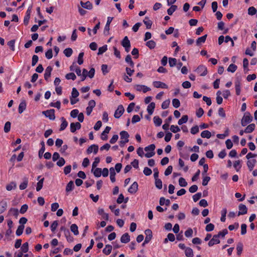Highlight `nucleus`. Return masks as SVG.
<instances>
[{"label":"nucleus","mask_w":257,"mask_h":257,"mask_svg":"<svg viewBox=\"0 0 257 257\" xmlns=\"http://www.w3.org/2000/svg\"><path fill=\"white\" fill-rule=\"evenodd\" d=\"M120 141H119V145L120 147H124V145L128 142L129 135L128 133L125 131L120 132Z\"/></svg>","instance_id":"1"},{"label":"nucleus","mask_w":257,"mask_h":257,"mask_svg":"<svg viewBox=\"0 0 257 257\" xmlns=\"http://www.w3.org/2000/svg\"><path fill=\"white\" fill-rule=\"evenodd\" d=\"M155 149V145L154 144H151L146 147L145 148V151L146 152H148L145 154V156L147 158H150L154 156L155 152L154 150Z\"/></svg>","instance_id":"2"},{"label":"nucleus","mask_w":257,"mask_h":257,"mask_svg":"<svg viewBox=\"0 0 257 257\" xmlns=\"http://www.w3.org/2000/svg\"><path fill=\"white\" fill-rule=\"evenodd\" d=\"M252 120V117L248 112H246L241 119V123L243 126L246 125Z\"/></svg>","instance_id":"3"},{"label":"nucleus","mask_w":257,"mask_h":257,"mask_svg":"<svg viewBox=\"0 0 257 257\" xmlns=\"http://www.w3.org/2000/svg\"><path fill=\"white\" fill-rule=\"evenodd\" d=\"M42 113L44 114L46 117L49 118L50 120H53L55 119V110L53 109L44 111L42 112Z\"/></svg>","instance_id":"4"},{"label":"nucleus","mask_w":257,"mask_h":257,"mask_svg":"<svg viewBox=\"0 0 257 257\" xmlns=\"http://www.w3.org/2000/svg\"><path fill=\"white\" fill-rule=\"evenodd\" d=\"M121 45L125 48V50L128 52L130 50L131 43L127 36L124 37L121 42Z\"/></svg>","instance_id":"5"},{"label":"nucleus","mask_w":257,"mask_h":257,"mask_svg":"<svg viewBox=\"0 0 257 257\" xmlns=\"http://www.w3.org/2000/svg\"><path fill=\"white\" fill-rule=\"evenodd\" d=\"M113 20V17H108L107 19L106 24L104 28L103 33L105 36H107L109 34V26Z\"/></svg>","instance_id":"6"},{"label":"nucleus","mask_w":257,"mask_h":257,"mask_svg":"<svg viewBox=\"0 0 257 257\" xmlns=\"http://www.w3.org/2000/svg\"><path fill=\"white\" fill-rule=\"evenodd\" d=\"M124 109L122 105H118L117 109L115 111L114 116L116 118H119L123 113Z\"/></svg>","instance_id":"7"},{"label":"nucleus","mask_w":257,"mask_h":257,"mask_svg":"<svg viewBox=\"0 0 257 257\" xmlns=\"http://www.w3.org/2000/svg\"><path fill=\"white\" fill-rule=\"evenodd\" d=\"M135 88L137 91H143L144 93H146L151 90L149 87L144 85L137 84L135 86Z\"/></svg>","instance_id":"8"},{"label":"nucleus","mask_w":257,"mask_h":257,"mask_svg":"<svg viewBox=\"0 0 257 257\" xmlns=\"http://www.w3.org/2000/svg\"><path fill=\"white\" fill-rule=\"evenodd\" d=\"M153 85L155 87L157 88L167 89L168 88V85L166 83L159 81H154Z\"/></svg>","instance_id":"9"},{"label":"nucleus","mask_w":257,"mask_h":257,"mask_svg":"<svg viewBox=\"0 0 257 257\" xmlns=\"http://www.w3.org/2000/svg\"><path fill=\"white\" fill-rule=\"evenodd\" d=\"M196 72L200 76H205L207 72V68L203 65L199 66L196 69Z\"/></svg>","instance_id":"10"},{"label":"nucleus","mask_w":257,"mask_h":257,"mask_svg":"<svg viewBox=\"0 0 257 257\" xmlns=\"http://www.w3.org/2000/svg\"><path fill=\"white\" fill-rule=\"evenodd\" d=\"M145 233L146 236L143 244L149 243L152 238V232L151 230L149 229L146 230L145 231Z\"/></svg>","instance_id":"11"},{"label":"nucleus","mask_w":257,"mask_h":257,"mask_svg":"<svg viewBox=\"0 0 257 257\" xmlns=\"http://www.w3.org/2000/svg\"><path fill=\"white\" fill-rule=\"evenodd\" d=\"M81 127V125L79 122H72L70 123V132L72 133H74L77 130L80 129Z\"/></svg>","instance_id":"12"},{"label":"nucleus","mask_w":257,"mask_h":257,"mask_svg":"<svg viewBox=\"0 0 257 257\" xmlns=\"http://www.w3.org/2000/svg\"><path fill=\"white\" fill-rule=\"evenodd\" d=\"M239 211L238 212V216L244 215L247 213V209L246 206L244 204H240L238 206Z\"/></svg>","instance_id":"13"},{"label":"nucleus","mask_w":257,"mask_h":257,"mask_svg":"<svg viewBox=\"0 0 257 257\" xmlns=\"http://www.w3.org/2000/svg\"><path fill=\"white\" fill-rule=\"evenodd\" d=\"M220 243V240L217 236L214 235L212 238L209 240L208 244L209 246H212L214 244H217Z\"/></svg>","instance_id":"14"},{"label":"nucleus","mask_w":257,"mask_h":257,"mask_svg":"<svg viewBox=\"0 0 257 257\" xmlns=\"http://www.w3.org/2000/svg\"><path fill=\"white\" fill-rule=\"evenodd\" d=\"M98 146L96 145H92L89 146L87 149V152L88 154H90L93 152L94 154H96L98 152Z\"/></svg>","instance_id":"15"},{"label":"nucleus","mask_w":257,"mask_h":257,"mask_svg":"<svg viewBox=\"0 0 257 257\" xmlns=\"http://www.w3.org/2000/svg\"><path fill=\"white\" fill-rule=\"evenodd\" d=\"M138 189V184L137 182H134L128 189V191L131 194L135 193Z\"/></svg>","instance_id":"16"},{"label":"nucleus","mask_w":257,"mask_h":257,"mask_svg":"<svg viewBox=\"0 0 257 257\" xmlns=\"http://www.w3.org/2000/svg\"><path fill=\"white\" fill-rule=\"evenodd\" d=\"M52 71V67L51 66H48L45 71L44 78L46 81H48L51 76V72Z\"/></svg>","instance_id":"17"},{"label":"nucleus","mask_w":257,"mask_h":257,"mask_svg":"<svg viewBox=\"0 0 257 257\" xmlns=\"http://www.w3.org/2000/svg\"><path fill=\"white\" fill-rule=\"evenodd\" d=\"M80 5L81 7L84 9L89 10H91L92 9V5L89 1H87L85 3H84L81 1L80 2Z\"/></svg>","instance_id":"18"},{"label":"nucleus","mask_w":257,"mask_h":257,"mask_svg":"<svg viewBox=\"0 0 257 257\" xmlns=\"http://www.w3.org/2000/svg\"><path fill=\"white\" fill-rule=\"evenodd\" d=\"M130 241V236L128 233L123 234L120 238V241L122 243H126Z\"/></svg>","instance_id":"19"},{"label":"nucleus","mask_w":257,"mask_h":257,"mask_svg":"<svg viewBox=\"0 0 257 257\" xmlns=\"http://www.w3.org/2000/svg\"><path fill=\"white\" fill-rule=\"evenodd\" d=\"M256 163V160L255 159L249 160L247 162V166L250 171H252Z\"/></svg>","instance_id":"20"},{"label":"nucleus","mask_w":257,"mask_h":257,"mask_svg":"<svg viewBox=\"0 0 257 257\" xmlns=\"http://www.w3.org/2000/svg\"><path fill=\"white\" fill-rule=\"evenodd\" d=\"M111 129V127L109 126H106L105 128V130L103 131V132L101 134V139L102 140H106L107 139V137L106 136V135L109 133L110 130Z\"/></svg>","instance_id":"21"},{"label":"nucleus","mask_w":257,"mask_h":257,"mask_svg":"<svg viewBox=\"0 0 257 257\" xmlns=\"http://www.w3.org/2000/svg\"><path fill=\"white\" fill-rule=\"evenodd\" d=\"M60 120H61L62 123L60 125V131H62L67 127L68 123L64 117H61Z\"/></svg>","instance_id":"22"},{"label":"nucleus","mask_w":257,"mask_h":257,"mask_svg":"<svg viewBox=\"0 0 257 257\" xmlns=\"http://www.w3.org/2000/svg\"><path fill=\"white\" fill-rule=\"evenodd\" d=\"M26 108V103L25 101H22L19 104L18 111L19 113H22Z\"/></svg>","instance_id":"23"},{"label":"nucleus","mask_w":257,"mask_h":257,"mask_svg":"<svg viewBox=\"0 0 257 257\" xmlns=\"http://www.w3.org/2000/svg\"><path fill=\"white\" fill-rule=\"evenodd\" d=\"M112 246L109 244H107L105 245V247L103 249V252L104 254L106 255H109L112 250Z\"/></svg>","instance_id":"24"},{"label":"nucleus","mask_w":257,"mask_h":257,"mask_svg":"<svg viewBox=\"0 0 257 257\" xmlns=\"http://www.w3.org/2000/svg\"><path fill=\"white\" fill-rule=\"evenodd\" d=\"M155 107V103L154 102L150 103L147 107V111L150 115H152L154 112Z\"/></svg>","instance_id":"25"},{"label":"nucleus","mask_w":257,"mask_h":257,"mask_svg":"<svg viewBox=\"0 0 257 257\" xmlns=\"http://www.w3.org/2000/svg\"><path fill=\"white\" fill-rule=\"evenodd\" d=\"M28 179L27 178H25L23 182L21 183L19 186L20 189L22 190L25 189L28 186Z\"/></svg>","instance_id":"26"},{"label":"nucleus","mask_w":257,"mask_h":257,"mask_svg":"<svg viewBox=\"0 0 257 257\" xmlns=\"http://www.w3.org/2000/svg\"><path fill=\"white\" fill-rule=\"evenodd\" d=\"M7 203L5 201L0 202V214L3 213L7 209Z\"/></svg>","instance_id":"27"},{"label":"nucleus","mask_w":257,"mask_h":257,"mask_svg":"<svg viewBox=\"0 0 257 257\" xmlns=\"http://www.w3.org/2000/svg\"><path fill=\"white\" fill-rule=\"evenodd\" d=\"M255 124L251 123L249 124L244 130L245 133H250L253 131L255 128Z\"/></svg>","instance_id":"28"},{"label":"nucleus","mask_w":257,"mask_h":257,"mask_svg":"<svg viewBox=\"0 0 257 257\" xmlns=\"http://www.w3.org/2000/svg\"><path fill=\"white\" fill-rule=\"evenodd\" d=\"M235 88L236 95H239L241 91V84L239 81L235 82Z\"/></svg>","instance_id":"29"},{"label":"nucleus","mask_w":257,"mask_h":257,"mask_svg":"<svg viewBox=\"0 0 257 257\" xmlns=\"http://www.w3.org/2000/svg\"><path fill=\"white\" fill-rule=\"evenodd\" d=\"M154 123L157 126H159L161 125L162 120L161 118L158 116H155L153 118Z\"/></svg>","instance_id":"30"},{"label":"nucleus","mask_w":257,"mask_h":257,"mask_svg":"<svg viewBox=\"0 0 257 257\" xmlns=\"http://www.w3.org/2000/svg\"><path fill=\"white\" fill-rule=\"evenodd\" d=\"M17 187L16 183L14 182H12L6 186L7 190L10 191L15 189Z\"/></svg>","instance_id":"31"},{"label":"nucleus","mask_w":257,"mask_h":257,"mask_svg":"<svg viewBox=\"0 0 257 257\" xmlns=\"http://www.w3.org/2000/svg\"><path fill=\"white\" fill-rule=\"evenodd\" d=\"M70 229L74 235H77L79 234L78 226L76 224H72L70 226Z\"/></svg>","instance_id":"32"},{"label":"nucleus","mask_w":257,"mask_h":257,"mask_svg":"<svg viewBox=\"0 0 257 257\" xmlns=\"http://www.w3.org/2000/svg\"><path fill=\"white\" fill-rule=\"evenodd\" d=\"M93 172L94 175L96 177H99L101 175V169L99 168H96L93 169V171H91Z\"/></svg>","instance_id":"33"},{"label":"nucleus","mask_w":257,"mask_h":257,"mask_svg":"<svg viewBox=\"0 0 257 257\" xmlns=\"http://www.w3.org/2000/svg\"><path fill=\"white\" fill-rule=\"evenodd\" d=\"M201 136L203 138L209 139L211 136V134L209 131L205 130L202 132Z\"/></svg>","instance_id":"34"},{"label":"nucleus","mask_w":257,"mask_h":257,"mask_svg":"<svg viewBox=\"0 0 257 257\" xmlns=\"http://www.w3.org/2000/svg\"><path fill=\"white\" fill-rule=\"evenodd\" d=\"M185 254L187 257H193V251L192 249L190 247H187L185 250Z\"/></svg>","instance_id":"35"},{"label":"nucleus","mask_w":257,"mask_h":257,"mask_svg":"<svg viewBox=\"0 0 257 257\" xmlns=\"http://www.w3.org/2000/svg\"><path fill=\"white\" fill-rule=\"evenodd\" d=\"M207 35H205L202 37H200L197 39L196 40V44L197 45H199L201 44L204 43L206 39Z\"/></svg>","instance_id":"36"},{"label":"nucleus","mask_w":257,"mask_h":257,"mask_svg":"<svg viewBox=\"0 0 257 257\" xmlns=\"http://www.w3.org/2000/svg\"><path fill=\"white\" fill-rule=\"evenodd\" d=\"M159 203L161 205L166 204L167 206H168L170 203V201L169 199H166L164 197H162L160 198Z\"/></svg>","instance_id":"37"},{"label":"nucleus","mask_w":257,"mask_h":257,"mask_svg":"<svg viewBox=\"0 0 257 257\" xmlns=\"http://www.w3.org/2000/svg\"><path fill=\"white\" fill-rule=\"evenodd\" d=\"M146 46L150 49H153L155 48L156 43L153 40H150L146 43Z\"/></svg>","instance_id":"38"},{"label":"nucleus","mask_w":257,"mask_h":257,"mask_svg":"<svg viewBox=\"0 0 257 257\" xmlns=\"http://www.w3.org/2000/svg\"><path fill=\"white\" fill-rule=\"evenodd\" d=\"M44 178H43L41 179L38 182L36 186V190L37 191H39L41 190V189L43 187V182H44Z\"/></svg>","instance_id":"39"},{"label":"nucleus","mask_w":257,"mask_h":257,"mask_svg":"<svg viewBox=\"0 0 257 257\" xmlns=\"http://www.w3.org/2000/svg\"><path fill=\"white\" fill-rule=\"evenodd\" d=\"M226 213H227L226 208H223L221 211V217L220 218V220L221 222H224L225 221Z\"/></svg>","instance_id":"40"},{"label":"nucleus","mask_w":257,"mask_h":257,"mask_svg":"<svg viewBox=\"0 0 257 257\" xmlns=\"http://www.w3.org/2000/svg\"><path fill=\"white\" fill-rule=\"evenodd\" d=\"M237 254L240 255L243 250V244L241 242H238L236 246Z\"/></svg>","instance_id":"41"},{"label":"nucleus","mask_w":257,"mask_h":257,"mask_svg":"<svg viewBox=\"0 0 257 257\" xmlns=\"http://www.w3.org/2000/svg\"><path fill=\"white\" fill-rule=\"evenodd\" d=\"M144 24L146 25L147 29H150L152 24V22L149 20V18L145 17L143 21Z\"/></svg>","instance_id":"42"},{"label":"nucleus","mask_w":257,"mask_h":257,"mask_svg":"<svg viewBox=\"0 0 257 257\" xmlns=\"http://www.w3.org/2000/svg\"><path fill=\"white\" fill-rule=\"evenodd\" d=\"M188 116L186 115H183L181 118H180L178 121V123L179 125H181L183 123H186L188 120Z\"/></svg>","instance_id":"43"},{"label":"nucleus","mask_w":257,"mask_h":257,"mask_svg":"<svg viewBox=\"0 0 257 257\" xmlns=\"http://www.w3.org/2000/svg\"><path fill=\"white\" fill-rule=\"evenodd\" d=\"M125 61L126 63L129 64L130 66H131L132 67H134V65H135L134 63L132 61L131 56L130 55H128L126 56V57H125Z\"/></svg>","instance_id":"44"},{"label":"nucleus","mask_w":257,"mask_h":257,"mask_svg":"<svg viewBox=\"0 0 257 257\" xmlns=\"http://www.w3.org/2000/svg\"><path fill=\"white\" fill-rule=\"evenodd\" d=\"M74 187V183L73 182L71 181H70L67 185L66 188V191L67 192H69L71 191H72Z\"/></svg>","instance_id":"45"},{"label":"nucleus","mask_w":257,"mask_h":257,"mask_svg":"<svg viewBox=\"0 0 257 257\" xmlns=\"http://www.w3.org/2000/svg\"><path fill=\"white\" fill-rule=\"evenodd\" d=\"M63 52H64V55L66 57H70L72 55V53H73V51H72V49L71 48H68L65 49L64 50Z\"/></svg>","instance_id":"46"},{"label":"nucleus","mask_w":257,"mask_h":257,"mask_svg":"<svg viewBox=\"0 0 257 257\" xmlns=\"http://www.w3.org/2000/svg\"><path fill=\"white\" fill-rule=\"evenodd\" d=\"M24 229V225H19L16 230V235L17 236L21 235L23 233Z\"/></svg>","instance_id":"47"},{"label":"nucleus","mask_w":257,"mask_h":257,"mask_svg":"<svg viewBox=\"0 0 257 257\" xmlns=\"http://www.w3.org/2000/svg\"><path fill=\"white\" fill-rule=\"evenodd\" d=\"M177 7L175 5H172L167 10V13L169 15H172L173 13L177 10Z\"/></svg>","instance_id":"48"},{"label":"nucleus","mask_w":257,"mask_h":257,"mask_svg":"<svg viewBox=\"0 0 257 257\" xmlns=\"http://www.w3.org/2000/svg\"><path fill=\"white\" fill-rule=\"evenodd\" d=\"M21 251L24 253L28 252L29 250V244L28 242L24 243L21 248Z\"/></svg>","instance_id":"49"},{"label":"nucleus","mask_w":257,"mask_h":257,"mask_svg":"<svg viewBox=\"0 0 257 257\" xmlns=\"http://www.w3.org/2000/svg\"><path fill=\"white\" fill-rule=\"evenodd\" d=\"M155 179V186L159 189H161L162 188V182L161 179L157 178Z\"/></svg>","instance_id":"50"},{"label":"nucleus","mask_w":257,"mask_h":257,"mask_svg":"<svg viewBox=\"0 0 257 257\" xmlns=\"http://www.w3.org/2000/svg\"><path fill=\"white\" fill-rule=\"evenodd\" d=\"M228 233V231L226 229H224L221 231H219L216 236L219 238V237H224L226 234Z\"/></svg>","instance_id":"51"},{"label":"nucleus","mask_w":257,"mask_h":257,"mask_svg":"<svg viewBox=\"0 0 257 257\" xmlns=\"http://www.w3.org/2000/svg\"><path fill=\"white\" fill-rule=\"evenodd\" d=\"M41 145H42L41 148L40 149L39 151V157L41 158L43 154L44 153L45 148V143L43 141L41 143Z\"/></svg>","instance_id":"52"},{"label":"nucleus","mask_w":257,"mask_h":257,"mask_svg":"<svg viewBox=\"0 0 257 257\" xmlns=\"http://www.w3.org/2000/svg\"><path fill=\"white\" fill-rule=\"evenodd\" d=\"M236 69H237L236 65H235L233 64H231L230 65H229V66L227 68V70L228 72L233 73L236 71Z\"/></svg>","instance_id":"53"},{"label":"nucleus","mask_w":257,"mask_h":257,"mask_svg":"<svg viewBox=\"0 0 257 257\" xmlns=\"http://www.w3.org/2000/svg\"><path fill=\"white\" fill-rule=\"evenodd\" d=\"M65 77L68 80L72 79L73 80H75L76 78V76L74 73H69L67 74Z\"/></svg>","instance_id":"54"},{"label":"nucleus","mask_w":257,"mask_h":257,"mask_svg":"<svg viewBox=\"0 0 257 257\" xmlns=\"http://www.w3.org/2000/svg\"><path fill=\"white\" fill-rule=\"evenodd\" d=\"M233 167L236 169V171H239L241 167L240 165V161L237 160L235 161L233 164Z\"/></svg>","instance_id":"55"},{"label":"nucleus","mask_w":257,"mask_h":257,"mask_svg":"<svg viewBox=\"0 0 257 257\" xmlns=\"http://www.w3.org/2000/svg\"><path fill=\"white\" fill-rule=\"evenodd\" d=\"M15 40H12L10 41L9 42H8V45L9 46L10 48L13 51H14L15 50Z\"/></svg>","instance_id":"56"},{"label":"nucleus","mask_w":257,"mask_h":257,"mask_svg":"<svg viewBox=\"0 0 257 257\" xmlns=\"http://www.w3.org/2000/svg\"><path fill=\"white\" fill-rule=\"evenodd\" d=\"M179 185L181 187H186L187 185V183L185 179L182 177H181L179 179Z\"/></svg>","instance_id":"57"},{"label":"nucleus","mask_w":257,"mask_h":257,"mask_svg":"<svg viewBox=\"0 0 257 257\" xmlns=\"http://www.w3.org/2000/svg\"><path fill=\"white\" fill-rule=\"evenodd\" d=\"M172 104L175 108H178L180 105V102L178 99L174 98L172 100Z\"/></svg>","instance_id":"58"},{"label":"nucleus","mask_w":257,"mask_h":257,"mask_svg":"<svg viewBox=\"0 0 257 257\" xmlns=\"http://www.w3.org/2000/svg\"><path fill=\"white\" fill-rule=\"evenodd\" d=\"M177 60L175 58H170L169 59V64L170 67H172L176 65Z\"/></svg>","instance_id":"59"},{"label":"nucleus","mask_w":257,"mask_h":257,"mask_svg":"<svg viewBox=\"0 0 257 257\" xmlns=\"http://www.w3.org/2000/svg\"><path fill=\"white\" fill-rule=\"evenodd\" d=\"M107 49V45H104L98 49V55H101Z\"/></svg>","instance_id":"60"},{"label":"nucleus","mask_w":257,"mask_h":257,"mask_svg":"<svg viewBox=\"0 0 257 257\" xmlns=\"http://www.w3.org/2000/svg\"><path fill=\"white\" fill-rule=\"evenodd\" d=\"M11 122L10 121H7L5 124L4 126V131L5 133H7L10 132L11 130Z\"/></svg>","instance_id":"61"},{"label":"nucleus","mask_w":257,"mask_h":257,"mask_svg":"<svg viewBox=\"0 0 257 257\" xmlns=\"http://www.w3.org/2000/svg\"><path fill=\"white\" fill-rule=\"evenodd\" d=\"M83 56H84L83 52H81L78 55L77 62L79 65H81L83 63Z\"/></svg>","instance_id":"62"},{"label":"nucleus","mask_w":257,"mask_h":257,"mask_svg":"<svg viewBox=\"0 0 257 257\" xmlns=\"http://www.w3.org/2000/svg\"><path fill=\"white\" fill-rule=\"evenodd\" d=\"M170 103V101L169 99L166 100L162 103V108L164 109L167 108L169 106Z\"/></svg>","instance_id":"63"},{"label":"nucleus","mask_w":257,"mask_h":257,"mask_svg":"<svg viewBox=\"0 0 257 257\" xmlns=\"http://www.w3.org/2000/svg\"><path fill=\"white\" fill-rule=\"evenodd\" d=\"M202 196V193L198 192L193 196V201L196 202L199 200Z\"/></svg>","instance_id":"64"}]
</instances>
